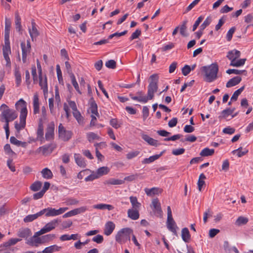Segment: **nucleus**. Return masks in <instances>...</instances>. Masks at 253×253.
<instances>
[{
    "instance_id": "obj_1",
    "label": "nucleus",
    "mask_w": 253,
    "mask_h": 253,
    "mask_svg": "<svg viewBox=\"0 0 253 253\" xmlns=\"http://www.w3.org/2000/svg\"><path fill=\"white\" fill-rule=\"evenodd\" d=\"M0 121H10L12 122L15 120L18 116L16 112L10 109L7 105L2 104L0 106Z\"/></svg>"
},
{
    "instance_id": "obj_2",
    "label": "nucleus",
    "mask_w": 253,
    "mask_h": 253,
    "mask_svg": "<svg viewBox=\"0 0 253 253\" xmlns=\"http://www.w3.org/2000/svg\"><path fill=\"white\" fill-rule=\"evenodd\" d=\"M202 70L205 73V80L207 82H212L217 78L218 66L216 63L211 64L209 66H203Z\"/></svg>"
},
{
    "instance_id": "obj_3",
    "label": "nucleus",
    "mask_w": 253,
    "mask_h": 253,
    "mask_svg": "<svg viewBox=\"0 0 253 253\" xmlns=\"http://www.w3.org/2000/svg\"><path fill=\"white\" fill-rule=\"evenodd\" d=\"M133 233V230L129 227L121 229L115 236L116 241L120 244L125 243L127 241H130V235Z\"/></svg>"
},
{
    "instance_id": "obj_4",
    "label": "nucleus",
    "mask_w": 253,
    "mask_h": 253,
    "mask_svg": "<svg viewBox=\"0 0 253 253\" xmlns=\"http://www.w3.org/2000/svg\"><path fill=\"white\" fill-rule=\"evenodd\" d=\"M150 82L148 86L147 95L150 100L153 98L154 93L157 92L158 86L159 76L157 74H154L150 77Z\"/></svg>"
},
{
    "instance_id": "obj_5",
    "label": "nucleus",
    "mask_w": 253,
    "mask_h": 253,
    "mask_svg": "<svg viewBox=\"0 0 253 253\" xmlns=\"http://www.w3.org/2000/svg\"><path fill=\"white\" fill-rule=\"evenodd\" d=\"M68 208H61L59 209L58 210H56L54 208H48L46 209H44L41 211V212L42 213V215L45 213V215L46 217L49 216H54L56 215H60L63 213H64L65 211H66L67 210H68Z\"/></svg>"
},
{
    "instance_id": "obj_6",
    "label": "nucleus",
    "mask_w": 253,
    "mask_h": 253,
    "mask_svg": "<svg viewBox=\"0 0 253 253\" xmlns=\"http://www.w3.org/2000/svg\"><path fill=\"white\" fill-rule=\"evenodd\" d=\"M59 137L63 141H68L72 137V132L69 130H66L62 124H60L58 126Z\"/></svg>"
},
{
    "instance_id": "obj_7",
    "label": "nucleus",
    "mask_w": 253,
    "mask_h": 253,
    "mask_svg": "<svg viewBox=\"0 0 253 253\" xmlns=\"http://www.w3.org/2000/svg\"><path fill=\"white\" fill-rule=\"evenodd\" d=\"M15 108L17 110H20V117H27L28 113L27 104L23 99H20L16 103Z\"/></svg>"
},
{
    "instance_id": "obj_8",
    "label": "nucleus",
    "mask_w": 253,
    "mask_h": 253,
    "mask_svg": "<svg viewBox=\"0 0 253 253\" xmlns=\"http://www.w3.org/2000/svg\"><path fill=\"white\" fill-rule=\"evenodd\" d=\"M151 207L153 211L157 216H162V211L161 207V204L159 202L158 199L156 198L152 200Z\"/></svg>"
},
{
    "instance_id": "obj_9",
    "label": "nucleus",
    "mask_w": 253,
    "mask_h": 253,
    "mask_svg": "<svg viewBox=\"0 0 253 253\" xmlns=\"http://www.w3.org/2000/svg\"><path fill=\"white\" fill-rule=\"evenodd\" d=\"M56 147V145L54 143L44 145L39 147L37 150V152L40 153V152H42L43 155H47L51 153Z\"/></svg>"
},
{
    "instance_id": "obj_10",
    "label": "nucleus",
    "mask_w": 253,
    "mask_h": 253,
    "mask_svg": "<svg viewBox=\"0 0 253 253\" xmlns=\"http://www.w3.org/2000/svg\"><path fill=\"white\" fill-rule=\"evenodd\" d=\"M166 223L168 229L174 235L177 236L176 228H178V227L172 216L169 218L167 217V221Z\"/></svg>"
},
{
    "instance_id": "obj_11",
    "label": "nucleus",
    "mask_w": 253,
    "mask_h": 253,
    "mask_svg": "<svg viewBox=\"0 0 253 253\" xmlns=\"http://www.w3.org/2000/svg\"><path fill=\"white\" fill-rule=\"evenodd\" d=\"M54 131V125L51 123L47 126L46 130L45 137L46 140L50 141L53 139Z\"/></svg>"
},
{
    "instance_id": "obj_12",
    "label": "nucleus",
    "mask_w": 253,
    "mask_h": 253,
    "mask_svg": "<svg viewBox=\"0 0 253 253\" xmlns=\"http://www.w3.org/2000/svg\"><path fill=\"white\" fill-rule=\"evenodd\" d=\"M241 55L240 51L236 49L230 50L227 52V58L231 60V63L234 62L237 58H239Z\"/></svg>"
},
{
    "instance_id": "obj_13",
    "label": "nucleus",
    "mask_w": 253,
    "mask_h": 253,
    "mask_svg": "<svg viewBox=\"0 0 253 253\" xmlns=\"http://www.w3.org/2000/svg\"><path fill=\"white\" fill-rule=\"evenodd\" d=\"M74 157L75 162L78 166L83 168L86 167V162L84 159L80 154L75 153Z\"/></svg>"
},
{
    "instance_id": "obj_14",
    "label": "nucleus",
    "mask_w": 253,
    "mask_h": 253,
    "mask_svg": "<svg viewBox=\"0 0 253 253\" xmlns=\"http://www.w3.org/2000/svg\"><path fill=\"white\" fill-rule=\"evenodd\" d=\"M26 119L25 117H20V123H18L17 121L14 123V127L18 133L20 131L24 129L26 126Z\"/></svg>"
},
{
    "instance_id": "obj_15",
    "label": "nucleus",
    "mask_w": 253,
    "mask_h": 253,
    "mask_svg": "<svg viewBox=\"0 0 253 253\" xmlns=\"http://www.w3.org/2000/svg\"><path fill=\"white\" fill-rule=\"evenodd\" d=\"M39 85L41 88L43 90L44 95H45L48 92L46 77L45 75L44 79H43L42 75H41V76H39Z\"/></svg>"
},
{
    "instance_id": "obj_16",
    "label": "nucleus",
    "mask_w": 253,
    "mask_h": 253,
    "mask_svg": "<svg viewBox=\"0 0 253 253\" xmlns=\"http://www.w3.org/2000/svg\"><path fill=\"white\" fill-rule=\"evenodd\" d=\"M58 223V220L54 219L50 222L46 223L45 225L42 228L44 232L47 233L52 230L55 229Z\"/></svg>"
},
{
    "instance_id": "obj_17",
    "label": "nucleus",
    "mask_w": 253,
    "mask_h": 253,
    "mask_svg": "<svg viewBox=\"0 0 253 253\" xmlns=\"http://www.w3.org/2000/svg\"><path fill=\"white\" fill-rule=\"evenodd\" d=\"M115 228V224L112 221H108L105 225L104 233L107 236L112 234Z\"/></svg>"
},
{
    "instance_id": "obj_18",
    "label": "nucleus",
    "mask_w": 253,
    "mask_h": 253,
    "mask_svg": "<svg viewBox=\"0 0 253 253\" xmlns=\"http://www.w3.org/2000/svg\"><path fill=\"white\" fill-rule=\"evenodd\" d=\"M142 138L147 142L150 145L153 146H158L160 145V143H158L157 140L153 139V138L150 137L147 134H141Z\"/></svg>"
},
{
    "instance_id": "obj_19",
    "label": "nucleus",
    "mask_w": 253,
    "mask_h": 253,
    "mask_svg": "<svg viewBox=\"0 0 253 253\" xmlns=\"http://www.w3.org/2000/svg\"><path fill=\"white\" fill-rule=\"evenodd\" d=\"M26 244L31 246L38 247L40 244H42L41 238L33 236L27 240Z\"/></svg>"
},
{
    "instance_id": "obj_20",
    "label": "nucleus",
    "mask_w": 253,
    "mask_h": 253,
    "mask_svg": "<svg viewBox=\"0 0 253 253\" xmlns=\"http://www.w3.org/2000/svg\"><path fill=\"white\" fill-rule=\"evenodd\" d=\"M32 235V232L28 228L20 229L17 233V235L20 238L27 239Z\"/></svg>"
},
{
    "instance_id": "obj_21",
    "label": "nucleus",
    "mask_w": 253,
    "mask_h": 253,
    "mask_svg": "<svg viewBox=\"0 0 253 253\" xmlns=\"http://www.w3.org/2000/svg\"><path fill=\"white\" fill-rule=\"evenodd\" d=\"M127 216L132 220H136L139 218V213L137 209H130L127 211Z\"/></svg>"
},
{
    "instance_id": "obj_22",
    "label": "nucleus",
    "mask_w": 253,
    "mask_h": 253,
    "mask_svg": "<svg viewBox=\"0 0 253 253\" xmlns=\"http://www.w3.org/2000/svg\"><path fill=\"white\" fill-rule=\"evenodd\" d=\"M242 80L241 77L239 76L235 77L230 80L226 83V87H231L239 84Z\"/></svg>"
},
{
    "instance_id": "obj_23",
    "label": "nucleus",
    "mask_w": 253,
    "mask_h": 253,
    "mask_svg": "<svg viewBox=\"0 0 253 253\" xmlns=\"http://www.w3.org/2000/svg\"><path fill=\"white\" fill-rule=\"evenodd\" d=\"M21 47L22 49V61L25 63L27 61V54L30 52L31 49L25 47V42H21Z\"/></svg>"
},
{
    "instance_id": "obj_24",
    "label": "nucleus",
    "mask_w": 253,
    "mask_h": 253,
    "mask_svg": "<svg viewBox=\"0 0 253 253\" xmlns=\"http://www.w3.org/2000/svg\"><path fill=\"white\" fill-rule=\"evenodd\" d=\"M62 247L58 246L57 245H53L45 248L42 251V253H53L60 251Z\"/></svg>"
},
{
    "instance_id": "obj_25",
    "label": "nucleus",
    "mask_w": 253,
    "mask_h": 253,
    "mask_svg": "<svg viewBox=\"0 0 253 253\" xmlns=\"http://www.w3.org/2000/svg\"><path fill=\"white\" fill-rule=\"evenodd\" d=\"M90 103V109L92 115H95L97 117H99V113L97 111V105L95 103L93 97H91L89 100Z\"/></svg>"
},
{
    "instance_id": "obj_26",
    "label": "nucleus",
    "mask_w": 253,
    "mask_h": 253,
    "mask_svg": "<svg viewBox=\"0 0 253 253\" xmlns=\"http://www.w3.org/2000/svg\"><path fill=\"white\" fill-rule=\"evenodd\" d=\"M144 191L148 196H152L155 195H158L159 193H161L162 190L159 188L153 187L151 189L145 188Z\"/></svg>"
},
{
    "instance_id": "obj_27",
    "label": "nucleus",
    "mask_w": 253,
    "mask_h": 253,
    "mask_svg": "<svg viewBox=\"0 0 253 253\" xmlns=\"http://www.w3.org/2000/svg\"><path fill=\"white\" fill-rule=\"evenodd\" d=\"M124 180L117 179L115 178H110L103 182L104 185H121L124 183Z\"/></svg>"
},
{
    "instance_id": "obj_28",
    "label": "nucleus",
    "mask_w": 253,
    "mask_h": 253,
    "mask_svg": "<svg viewBox=\"0 0 253 253\" xmlns=\"http://www.w3.org/2000/svg\"><path fill=\"white\" fill-rule=\"evenodd\" d=\"M181 237L185 243H188L190 240V234L187 228L185 227L182 229Z\"/></svg>"
},
{
    "instance_id": "obj_29",
    "label": "nucleus",
    "mask_w": 253,
    "mask_h": 253,
    "mask_svg": "<svg viewBox=\"0 0 253 253\" xmlns=\"http://www.w3.org/2000/svg\"><path fill=\"white\" fill-rule=\"evenodd\" d=\"M42 215V213L41 212V211H39L35 214H29L27 215L24 218V221L26 223L27 222H32L35 219L38 218L39 217Z\"/></svg>"
},
{
    "instance_id": "obj_30",
    "label": "nucleus",
    "mask_w": 253,
    "mask_h": 253,
    "mask_svg": "<svg viewBox=\"0 0 253 253\" xmlns=\"http://www.w3.org/2000/svg\"><path fill=\"white\" fill-rule=\"evenodd\" d=\"M2 52L3 57L7 62V65L10 64V60L9 57V54L11 53L10 46H3Z\"/></svg>"
},
{
    "instance_id": "obj_31",
    "label": "nucleus",
    "mask_w": 253,
    "mask_h": 253,
    "mask_svg": "<svg viewBox=\"0 0 253 253\" xmlns=\"http://www.w3.org/2000/svg\"><path fill=\"white\" fill-rule=\"evenodd\" d=\"M32 28L29 29V33L32 41L36 39L39 35V32L35 26V23L34 21L32 22Z\"/></svg>"
},
{
    "instance_id": "obj_32",
    "label": "nucleus",
    "mask_w": 253,
    "mask_h": 253,
    "mask_svg": "<svg viewBox=\"0 0 253 253\" xmlns=\"http://www.w3.org/2000/svg\"><path fill=\"white\" fill-rule=\"evenodd\" d=\"M34 114H36L39 113V100L38 95L36 93L34 95L33 98Z\"/></svg>"
},
{
    "instance_id": "obj_33",
    "label": "nucleus",
    "mask_w": 253,
    "mask_h": 253,
    "mask_svg": "<svg viewBox=\"0 0 253 253\" xmlns=\"http://www.w3.org/2000/svg\"><path fill=\"white\" fill-rule=\"evenodd\" d=\"M93 208L95 209L98 210H108V211H111L114 209V207L113 206L111 205H108L106 204H99L97 205H94L93 206Z\"/></svg>"
},
{
    "instance_id": "obj_34",
    "label": "nucleus",
    "mask_w": 253,
    "mask_h": 253,
    "mask_svg": "<svg viewBox=\"0 0 253 253\" xmlns=\"http://www.w3.org/2000/svg\"><path fill=\"white\" fill-rule=\"evenodd\" d=\"M110 169L107 167H102L97 169L95 172L99 178L100 177L108 173Z\"/></svg>"
},
{
    "instance_id": "obj_35",
    "label": "nucleus",
    "mask_w": 253,
    "mask_h": 253,
    "mask_svg": "<svg viewBox=\"0 0 253 253\" xmlns=\"http://www.w3.org/2000/svg\"><path fill=\"white\" fill-rule=\"evenodd\" d=\"M15 20L16 30L20 32L21 30L22 26L21 25V18L18 12L15 13Z\"/></svg>"
},
{
    "instance_id": "obj_36",
    "label": "nucleus",
    "mask_w": 253,
    "mask_h": 253,
    "mask_svg": "<svg viewBox=\"0 0 253 253\" xmlns=\"http://www.w3.org/2000/svg\"><path fill=\"white\" fill-rule=\"evenodd\" d=\"M21 240V239L19 238H11L8 241L4 243L2 246L6 248L9 247L11 246L15 245Z\"/></svg>"
},
{
    "instance_id": "obj_37",
    "label": "nucleus",
    "mask_w": 253,
    "mask_h": 253,
    "mask_svg": "<svg viewBox=\"0 0 253 253\" xmlns=\"http://www.w3.org/2000/svg\"><path fill=\"white\" fill-rule=\"evenodd\" d=\"M232 113L233 110H231V109H230V108H227L226 109H225L221 112V115L218 117V118L219 119H226L227 117L229 115H232Z\"/></svg>"
},
{
    "instance_id": "obj_38",
    "label": "nucleus",
    "mask_w": 253,
    "mask_h": 253,
    "mask_svg": "<svg viewBox=\"0 0 253 253\" xmlns=\"http://www.w3.org/2000/svg\"><path fill=\"white\" fill-rule=\"evenodd\" d=\"M41 173L43 177L45 179H50L53 176L52 172L48 168L43 169L41 171Z\"/></svg>"
},
{
    "instance_id": "obj_39",
    "label": "nucleus",
    "mask_w": 253,
    "mask_h": 253,
    "mask_svg": "<svg viewBox=\"0 0 253 253\" xmlns=\"http://www.w3.org/2000/svg\"><path fill=\"white\" fill-rule=\"evenodd\" d=\"M161 155H162V154H160L159 155H154L152 156H150L148 158H145L142 161V164H150L151 163H152L154 161H155V160L159 159V157L161 156Z\"/></svg>"
},
{
    "instance_id": "obj_40",
    "label": "nucleus",
    "mask_w": 253,
    "mask_h": 253,
    "mask_svg": "<svg viewBox=\"0 0 253 253\" xmlns=\"http://www.w3.org/2000/svg\"><path fill=\"white\" fill-rule=\"evenodd\" d=\"M214 152V149H210L208 148H206L202 150V151L200 153V155L202 157H207L212 155Z\"/></svg>"
},
{
    "instance_id": "obj_41",
    "label": "nucleus",
    "mask_w": 253,
    "mask_h": 253,
    "mask_svg": "<svg viewBox=\"0 0 253 253\" xmlns=\"http://www.w3.org/2000/svg\"><path fill=\"white\" fill-rule=\"evenodd\" d=\"M129 199L132 206V209H138L140 207L141 204L138 202L136 197L130 196Z\"/></svg>"
},
{
    "instance_id": "obj_42",
    "label": "nucleus",
    "mask_w": 253,
    "mask_h": 253,
    "mask_svg": "<svg viewBox=\"0 0 253 253\" xmlns=\"http://www.w3.org/2000/svg\"><path fill=\"white\" fill-rule=\"evenodd\" d=\"M248 152V150L246 149H244V151H243V148L240 147L237 149L233 150L232 153L233 154H236L238 157H241L246 154Z\"/></svg>"
},
{
    "instance_id": "obj_43",
    "label": "nucleus",
    "mask_w": 253,
    "mask_h": 253,
    "mask_svg": "<svg viewBox=\"0 0 253 253\" xmlns=\"http://www.w3.org/2000/svg\"><path fill=\"white\" fill-rule=\"evenodd\" d=\"M37 136L38 137H42L43 136V126L42 119H40L39 121L37 130Z\"/></svg>"
},
{
    "instance_id": "obj_44",
    "label": "nucleus",
    "mask_w": 253,
    "mask_h": 253,
    "mask_svg": "<svg viewBox=\"0 0 253 253\" xmlns=\"http://www.w3.org/2000/svg\"><path fill=\"white\" fill-rule=\"evenodd\" d=\"M41 238L42 244L53 240L55 238V235L53 234H47L42 236Z\"/></svg>"
},
{
    "instance_id": "obj_45",
    "label": "nucleus",
    "mask_w": 253,
    "mask_h": 253,
    "mask_svg": "<svg viewBox=\"0 0 253 253\" xmlns=\"http://www.w3.org/2000/svg\"><path fill=\"white\" fill-rule=\"evenodd\" d=\"M244 88L245 86H243L242 87H240V88L236 90L233 94L232 97H231V101H236L238 99L239 95L244 90Z\"/></svg>"
},
{
    "instance_id": "obj_46",
    "label": "nucleus",
    "mask_w": 253,
    "mask_h": 253,
    "mask_svg": "<svg viewBox=\"0 0 253 253\" xmlns=\"http://www.w3.org/2000/svg\"><path fill=\"white\" fill-rule=\"evenodd\" d=\"M187 23V20H184L182 22V25L180 27V33L183 37H187L188 35L186 33V30L187 29L186 24Z\"/></svg>"
},
{
    "instance_id": "obj_47",
    "label": "nucleus",
    "mask_w": 253,
    "mask_h": 253,
    "mask_svg": "<svg viewBox=\"0 0 253 253\" xmlns=\"http://www.w3.org/2000/svg\"><path fill=\"white\" fill-rule=\"evenodd\" d=\"M65 203L67 206L76 205L79 203V201L74 198H67Z\"/></svg>"
},
{
    "instance_id": "obj_48",
    "label": "nucleus",
    "mask_w": 253,
    "mask_h": 253,
    "mask_svg": "<svg viewBox=\"0 0 253 253\" xmlns=\"http://www.w3.org/2000/svg\"><path fill=\"white\" fill-rule=\"evenodd\" d=\"M42 185V183L41 181H37L31 185L30 189L33 191H37L41 189Z\"/></svg>"
},
{
    "instance_id": "obj_49",
    "label": "nucleus",
    "mask_w": 253,
    "mask_h": 253,
    "mask_svg": "<svg viewBox=\"0 0 253 253\" xmlns=\"http://www.w3.org/2000/svg\"><path fill=\"white\" fill-rule=\"evenodd\" d=\"M246 61V58L240 59L237 61L235 60L234 62L230 63V65L233 67H240L245 64Z\"/></svg>"
},
{
    "instance_id": "obj_50",
    "label": "nucleus",
    "mask_w": 253,
    "mask_h": 253,
    "mask_svg": "<svg viewBox=\"0 0 253 253\" xmlns=\"http://www.w3.org/2000/svg\"><path fill=\"white\" fill-rule=\"evenodd\" d=\"M14 75L15 77L16 84H17V86H18L20 84L21 82V73L18 69H15L14 72Z\"/></svg>"
},
{
    "instance_id": "obj_51",
    "label": "nucleus",
    "mask_w": 253,
    "mask_h": 253,
    "mask_svg": "<svg viewBox=\"0 0 253 253\" xmlns=\"http://www.w3.org/2000/svg\"><path fill=\"white\" fill-rule=\"evenodd\" d=\"M248 222V218L243 216H239L236 221V224L240 226L246 224Z\"/></svg>"
},
{
    "instance_id": "obj_52",
    "label": "nucleus",
    "mask_w": 253,
    "mask_h": 253,
    "mask_svg": "<svg viewBox=\"0 0 253 253\" xmlns=\"http://www.w3.org/2000/svg\"><path fill=\"white\" fill-rule=\"evenodd\" d=\"M90 241L89 239L86 240L84 242H82L80 240L76 242L74 244L75 248L77 250H81L82 249V246L88 244Z\"/></svg>"
},
{
    "instance_id": "obj_53",
    "label": "nucleus",
    "mask_w": 253,
    "mask_h": 253,
    "mask_svg": "<svg viewBox=\"0 0 253 253\" xmlns=\"http://www.w3.org/2000/svg\"><path fill=\"white\" fill-rule=\"evenodd\" d=\"M70 77V78L71 80L72 84L74 86V87H75V89L79 93L81 94V92L80 91V90L79 89V86L77 82L76 81L75 76H74V75H72Z\"/></svg>"
},
{
    "instance_id": "obj_54",
    "label": "nucleus",
    "mask_w": 253,
    "mask_h": 253,
    "mask_svg": "<svg viewBox=\"0 0 253 253\" xmlns=\"http://www.w3.org/2000/svg\"><path fill=\"white\" fill-rule=\"evenodd\" d=\"M129 96H130L132 100H137L140 102H142V103H144L147 102V99L145 97H143L141 96H134L133 95V94L132 93H130Z\"/></svg>"
},
{
    "instance_id": "obj_55",
    "label": "nucleus",
    "mask_w": 253,
    "mask_h": 253,
    "mask_svg": "<svg viewBox=\"0 0 253 253\" xmlns=\"http://www.w3.org/2000/svg\"><path fill=\"white\" fill-rule=\"evenodd\" d=\"M232 247L229 244L227 241H225L223 243V249L225 253H231Z\"/></svg>"
},
{
    "instance_id": "obj_56",
    "label": "nucleus",
    "mask_w": 253,
    "mask_h": 253,
    "mask_svg": "<svg viewBox=\"0 0 253 253\" xmlns=\"http://www.w3.org/2000/svg\"><path fill=\"white\" fill-rule=\"evenodd\" d=\"M105 66L108 68L114 69L116 67V62L114 60H109L105 63Z\"/></svg>"
},
{
    "instance_id": "obj_57",
    "label": "nucleus",
    "mask_w": 253,
    "mask_h": 253,
    "mask_svg": "<svg viewBox=\"0 0 253 253\" xmlns=\"http://www.w3.org/2000/svg\"><path fill=\"white\" fill-rule=\"evenodd\" d=\"M99 177L97 176L96 173L94 171H92V173L88 175V176H87L86 177H85L84 180L86 182H87L90 181H93V180L97 179Z\"/></svg>"
},
{
    "instance_id": "obj_58",
    "label": "nucleus",
    "mask_w": 253,
    "mask_h": 253,
    "mask_svg": "<svg viewBox=\"0 0 253 253\" xmlns=\"http://www.w3.org/2000/svg\"><path fill=\"white\" fill-rule=\"evenodd\" d=\"M11 28V22L9 19L5 18V29L4 33H10V30Z\"/></svg>"
},
{
    "instance_id": "obj_59",
    "label": "nucleus",
    "mask_w": 253,
    "mask_h": 253,
    "mask_svg": "<svg viewBox=\"0 0 253 253\" xmlns=\"http://www.w3.org/2000/svg\"><path fill=\"white\" fill-rule=\"evenodd\" d=\"M236 28L235 27H233L230 28L227 32L226 35V39L228 41H230L232 39L233 34L235 32Z\"/></svg>"
},
{
    "instance_id": "obj_60",
    "label": "nucleus",
    "mask_w": 253,
    "mask_h": 253,
    "mask_svg": "<svg viewBox=\"0 0 253 253\" xmlns=\"http://www.w3.org/2000/svg\"><path fill=\"white\" fill-rule=\"evenodd\" d=\"M88 140L90 142L94 139H99V137L94 132H89L87 134Z\"/></svg>"
},
{
    "instance_id": "obj_61",
    "label": "nucleus",
    "mask_w": 253,
    "mask_h": 253,
    "mask_svg": "<svg viewBox=\"0 0 253 253\" xmlns=\"http://www.w3.org/2000/svg\"><path fill=\"white\" fill-rule=\"evenodd\" d=\"M103 237L101 235H97L92 239V241L96 242L97 244L102 243L103 241Z\"/></svg>"
},
{
    "instance_id": "obj_62",
    "label": "nucleus",
    "mask_w": 253,
    "mask_h": 253,
    "mask_svg": "<svg viewBox=\"0 0 253 253\" xmlns=\"http://www.w3.org/2000/svg\"><path fill=\"white\" fill-rule=\"evenodd\" d=\"M141 34V31L140 29L136 30V31L132 34L131 37H130V40L132 41L138 38Z\"/></svg>"
},
{
    "instance_id": "obj_63",
    "label": "nucleus",
    "mask_w": 253,
    "mask_h": 253,
    "mask_svg": "<svg viewBox=\"0 0 253 253\" xmlns=\"http://www.w3.org/2000/svg\"><path fill=\"white\" fill-rule=\"evenodd\" d=\"M139 153V151H131L127 153L126 155V158L128 160L131 159L136 157Z\"/></svg>"
},
{
    "instance_id": "obj_64",
    "label": "nucleus",
    "mask_w": 253,
    "mask_h": 253,
    "mask_svg": "<svg viewBox=\"0 0 253 253\" xmlns=\"http://www.w3.org/2000/svg\"><path fill=\"white\" fill-rule=\"evenodd\" d=\"M191 72V67L188 65H185L182 69V73L184 76H187Z\"/></svg>"
}]
</instances>
